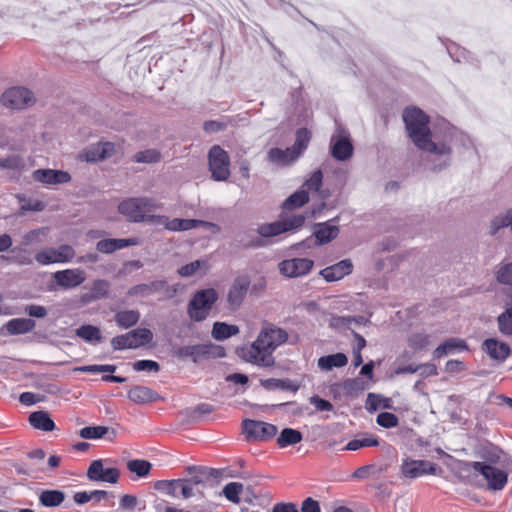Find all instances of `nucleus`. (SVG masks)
<instances>
[{"label":"nucleus","instance_id":"nucleus-1","mask_svg":"<svg viewBox=\"0 0 512 512\" xmlns=\"http://www.w3.org/2000/svg\"><path fill=\"white\" fill-rule=\"evenodd\" d=\"M403 120L414 144L419 149L439 157L440 163L434 169L446 167L450 161L451 148L445 143H435L431 140L429 117L421 109L410 107L404 110Z\"/></svg>","mask_w":512,"mask_h":512},{"label":"nucleus","instance_id":"nucleus-2","mask_svg":"<svg viewBox=\"0 0 512 512\" xmlns=\"http://www.w3.org/2000/svg\"><path fill=\"white\" fill-rule=\"evenodd\" d=\"M288 340L283 328L264 323L256 340L249 346L238 348V356L246 362L260 367H271L275 363L273 351Z\"/></svg>","mask_w":512,"mask_h":512},{"label":"nucleus","instance_id":"nucleus-3","mask_svg":"<svg viewBox=\"0 0 512 512\" xmlns=\"http://www.w3.org/2000/svg\"><path fill=\"white\" fill-rule=\"evenodd\" d=\"M219 295L214 288H206L196 291L187 304V315L193 322L206 320Z\"/></svg>","mask_w":512,"mask_h":512},{"label":"nucleus","instance_id":"nucleus-4","mask_svg":"<svg viewBox=\"0 0 512 512\" xmlns=\"http://www.w3.org/2000/svg\"><path fill=\"white\" fill-rule=\"evenodd\" d=\"M208 164L211 177L215 181H226L230 176V158L219 145H214L208 153Z\"/></svg>","mask_w":512,"mask_h":512},{"label":"nucleus","instance_id":"nucleus-5","mask_svg":"<svg viewBox=\"0 0 512 512\" xmlns=\"http://www.w3.org/2000/svg\"><path fill=\"white\" fill-rule=\"evenodd\" d=\"M472 467L486 480L489 490L501 491L506 486L508 474L504 470L485 462H473Z\"/></svg>","mask_w":512,"mask_h":512},{"label":"nucleus","instance_id":"nucleus-6","mask_svg":"<svg viewBox=\"0 0 512 512\" xmlns=\"http://www.w3.org/2000/svg\"><path fill=\"white\" fill-rule=\"evenodd\" d=\"M222 357L225 355L224 349L220 346L212 344H196L181 346L174 351V355L182 360L190 358L193 362H198L202 358H208L215 354Z\"/></svg>","mask_w":512,"mask_h":512},{"label":"nucleus","instance_id":"nucleus-7","mask_svg":"<svg viewBox=\"0 0 512 512\" xmlns=\"http://www.w3.org/2000/svg\"><path fill=\"white\" fill-rule=\"evenodd\" d=\"M75 257V250L71 245L63 244L58 247L43 249L35 255V260L41 265L54 263H68Z\"/></svg>","mask_w":512,"mask_h":512},{"label":"nucleus","instance_id":"nucleus-8","mask_svg":"<svg viewBox=\"0 0 512 512\" xmlns=\"http://www.w3.org/2000/svg\"><path fill=\"white\" fill-rule=\"evenodd\" d=\"M304 222V215H293L291 217H288L287 219L259 226L258 233L265 238L273 237L287 231L298 229L303 226Z\"/></svg>","mask_w":512,"mask_h":512},{"label":"nucleus","instance_id":"nucleus-9","mask_svg":"<svg viewBox=\"0 0 512 512\" xmlns=\"http://www.w3.org/2000/svg\"><path fill=\"white\" fill-rule=\"evenodd\" d=\"M2 104L11 109H24L35 103L33 93L25 87L7 89L1 97Z\"/></svg>","mask_w":512,"mask_h":512},{"label":"nucleus","instance_id":"nucleus-10","mask_svg":"<svg viewBox=\"0 0 512 512\" xmlns=\"http://www.w3.org/2000/svg\"><path fill=\"white\" fill-rule=\"evenodd\" d=\"M243 431L248 440L254 441H267L272 439L277 434V427L273 424L246 419L242 424Z\"/></svg>","mask_w":512,"mask_h":512},{"label":"nucleus","instance_id":"nucleus-11","mask_svg":"<svg viewBox=\"0 0 512 512\" xmlns=\"http://www.w3.org/2000/svg\"><path fill=\"white\" fill-rule=\"evenodd\" d=\"M331 154L338 161H345L352 156L353 145L348 131L344 128L338 127L331 137Z\"/></svg>","mask_w":512,"mask_h":512},{"label":"nucleus","instance_id":"nucleus-12","mask_svg":"<svg viewBox=\"0 0 512 512\" xmlns=\"http://www.w3.org/2000/svg\"><path fill=\"white\" fill-rule=\"evenodd\" d=\"M401 475L404 478L415 479L427 474L436 473V465L427 460L403 459L400 466Z\"/></svg>","mask_w":512,"mask_h":512},{"label":"nucleus","instance_id":"nucleus-13","mask_svg":"<svg viewBox=\"0 0 512 512\" xmlns=\"http://www.w3.org/2000/svg\"><path fill=\"white\" fill-rule=\"evenodd\" d=\"M314 263L307 258H292L279 263V271L289 278H296L306 275L312 269Z\"/></svg>","mask_w":512,"mask_h":512},{"label":"nucleus","instance_id":"nucleus-14","mask_svg":"<svg viewBox=\"0 0 512 512\" xmlns=\"http://www.w3.org/2000/svg\"><path fill=\"white\" fill-rule=\"evenodd\" d=\"M249 286L250 279L248 276H238L234 279L227 294V303L230 309L236 310L242 305Z\"/></svg>","mask_w":512,"mask_h":512},{"label":"nucleus","instance_id":"nucleus-15","mask_svg":"<svg viewBox=\"0 0 512 512\" xmlns=\"http://www.w3.org/2000/svg\"><path fill=\"white\" fill-rule=\"evenodd\" d=\"M189 483L185 482L184 479H173V480H160L155 483V489L161 491L171 497H179L181 495L184 499H188L194 495L191 492Z\"/></svg>","mask_w":512,"mask_h":512},{"label":"nucleus","instance_id":"nucleus-16","mask_svg":"<svg viewBox=\"0 0 512 512\" xmlns=\"http://www.w3.org/2000/svg\"><path fill=\"white\" fill-rule=\"evenodd\" d=\"M53 278L58 286L63 289H72L80 286L86 280L85 271L76 269H65L54 273Z\"/></svg>","mask_w":512,"mask_h":512},{"label":"nucleus","instance_id":"nucleus-17","mask_svg":"<svg viewBox=\"0 0 512 512\" xmlns=\"http://www.w3.org/2000/svg\"><path fill=\"white\" fill-rule=\"evenodd\" d=\"M115 153V145L111 142H98L80 154L86 162H98L110 158Z\"/></svg>","mask_w":512,"mask_h":512},{"label":"nucleus","instance_id":"nucleus-18","mask_svg":"<svg viewBox=\"0 0 512 512\" xmlns=\"http://www.w3.org/2000/svg\"><path fill=\"white\" fill-rule=\"evenodd\" d=\"M32 178L46 185L65 184L71 181V175L68 172L53 169H37L32 173Z\"/></svg>","mask_w":512,"mask_h":512},{"label":"nucleus","instance_id":"nucleus-19","mask_svg":"<svg viewBox=\"0 0 512 512\" xmlns=\"http://www.w3.org/2000/svg\"><path fill=\"white\" fill-rule=\"evenodd\" d=\"M170 287L166 280H154L150 283H141L129 288L127 294L129 296H138V297H149L156 293L160 292H168Z\"/></svg>","mask_w":512,"mask_h":512},{"label":"nucleus","instance_id":"nucleus-20","mask_svg":"<svg viewBox=\"0 0 512 512\" xmlns=\"http://www.w3.org/2000/svg\"><path fill=\"white\" fill-rule=\"evenodd\" d=\"M482 349L490 358L498 362H504L511 353L510 346L495 338H488L482 344Z\"/></svg>","mask_w":512,"mask_h":512},{"label":"nucleus","instance_id":"nucleus-21","mask_svg":"<svg viewBox=\"0 0 512 512\" xmlns=\"http://www.w3.org/2000/svg\"><path fill=\"white\" fill-rule=\"evenodd\" d=\"M353 264L351 260L344 259L338 263L328 266L320 271V275L328 282H334L342 279L352 272Z\"/></svg>","mask_w":512,"mask_h":512},{"label":"nucleus","instance_id":"nucleus-22","mask_svg":"<svg viewBox=\"0 0 512 512\" xmlns=\"http://www.w3.org/2000/svg\"><path fill=\"white\" fill-rule=\"evenodd\" d=\"M139 243L137 238H127V239H103L97 242L96 249L97 251L104 254H111L117 250L126 248L128 246H135Z\"/></svg>","mask_w":512,"mask_h":512},{"label":"nucleus","instance_id":"nucleus-23","mask_svg":"<svg viewBox=\"0 0 512 512\" xmlns=\"http://www.w3.org/2000/svg\"><path fill=\"white\" fill-rule=\"evenodd\" d=\"M118 211L132 222L144 221L143 213L137 197L128 198L122 201L118 206Z\"/></svg>","mask_w":512,"mask_h":512},{"label":"nucleus","instance_id":"nucleus-24","mask_svg":"<svg viewBox=\"0 0 512 512\" xmlns=\"http://www.w3.org/2000/svg\"><path fill=\"white\" fill-rule=\"evenodd\" d=\"M127 397L136 404H145L156 401L159 396L146 386L136 385L128 391Z\"/></svg>","mask_w":512,"mask_h":512},{"label":"nucleus","instance_id":"nucleus-25","mask_svg":"<svg viewBox=\"0 0 512 512\" xmlns=\"http://www.w3.org/2000/svg\"><path fill=\"white\" fill-rule=\"evenodd\" d=\"M36 322L31 318H13L5 324V328L10 335L26 334L33 331Z\"/></svg>","mask_w":512,"mask_h":512},{"label":"nucleus","instance_id":"nucleus-26","mask_svg":"<svg viewBox=\"0 0 512 512\" xmlns=\"http://www.w3.org/2000/svg\"><path fill=\"white\" fill-rule=\"evenodd\" d=\"M109 289L110 283L107 280H95L92 283L89 292L82 295V301L85 303H89L104 298L108 295Z\"/></svg>","mask_w":512,"mask_h":512},{"label":"nucleus","instance_id":"nucleus-27","mask_svg":"<svg viewBox=\"0 0 512 512\" xmlns=\"http://www.w3.org/2000/svg\"><path fill=\"white\" fill-rule=\"evenodd\" d=\"M268 160L278 166H285L293 161H295L298 157L292 151L290 147L282 150L280 148H271L267 154Z\"/></svg>","mask_w":512,"mask_h":512},{"label":"nucleus","instance_id":"nucleus-28","mask_svg":"<svg viewBox=\"0 0 512 512\" xmlns=\"http://www.w3.org/2000/svg\"><path fill=\"white\" fill-rule=\"evenodd\" d=\"M455 350H468L466 341L459 338H449L434 350L433 355L435 358H441Z\"/></svg>","mask_w":512,"mask_h":512},{"label":"nucleus","instance_id":"nucleus-29","mask_svg":"<svg viewBox=\"0 0 512 512\" xmlns=\"http://www.w3.org/2000/svg\"><path fill=\"white\" fill-rule=\"evenodd\" d=\"M339 234V228L329 223H318L314 235L318 244H326L334 240Z\"/></svg>","mask_w":512,"mask_h":512},{"label":"nucleus","instance_id":"nucleus-30","mask_svg":"<svg viewBox=\"0 0 512 512\" xmlns=\"http://www.w3.org/2000/svg\"><path fill=\"white\" fill-rule=\"evenodd\" d=\"M29 423L32 427L42 431H52L55 428V423L47 412L36 411L30 414Z\"/></svg>","mask_w":512,"mask_h":512},{"label":"nucleus","instance_id":"nucleus-31","mask_svg":"<svg viewBox=\"0 0 512 512\" xmlns=\"http://www.w3.org/2000/svg\"><path fill=\"white\" fill-rule=\"evenodd\" d=\"M239 327L225 322H215L211 331L215 340L222 341L239 333Z\"/></svg>","mask_w":512,"mask_h":512},{"label":"nucleus","instance_id":"nucleus-32","mask_svg":"<svg viewBox=\"0 0 512 512\" xmlns=\"http://www.w3.org/2000/svg\"><path fill=\"white\" fill-rule=\"evenodd\" d=\"M348 363V358L344 353H336L320 357L318 359V367L321 370L329 371L335 367H344Z\"/></svg>","mask_w":512,"mask_h":512},{"label":"nucleus","instance_id":"nucleus-33","mask_svg":"<svg viewBox=\"0 0 512 512\" xmlns=\"http://www.w3.org/2000/svg\"><path fill=\"white\" fill-rule=\"evenodd\" d=\"M2 260L17 264V265H30L32 264L31 253L28 249L22 247H14L10 251L9 256H0Z\"/></svg>","mask_w":512,"mask_h":512},{"label":"nucleus","instance_id":"nucleus-34","mask_svg":"<svg viewBox=\"0 0 512 512\" xmlns=\"http://www.w3.org/2000/svg\"><path fill=\"white\" fill-rule=\"evenodd\" d=\"M64 500L65 494L60 490H43L39 495V502L44 507H57Z\"/></svg>","mask_w":512,"mask_h":512},{"label":"nucleus","instance_id":"nucleus-35","mask_svg":"<svg viewBox=\"0 0 512 512\" xmlns=\"http://www.w3.org/2000/svg\"><path fill=\"white\" fill-rule=\"evenodd\" d=\"M309 201V194L305 189H299L290 195L282 204L284 210H293L302 207Z\"/></svg>","mask_w":512,"mask_h":512},{"label":"nucleus","instance_id":"nucleus-36","mask_svg":"<svg viewBox=\"0 0 512 512\" xmlns=\"http://www.w3.org/2000/svg\"><path fill=\"white\" fill-rule=\"evenodd\" d=\"M140 319V313L138 310H123L119 311L115 315L116 323L125 329H128L138 323Z\"/></svg>","mask_w":512,"mask_h":512},{"label":"nucleus","instance_id":"nucleus-37","mask_svg":"<svg viewBox=\"0 0 512 512\" xmlns=\"http://www.w3.org/2000/svg\"><path fill=\"white\" fill-rule=\"evenodd\" d=\"M302 438L303 436L300 431L292 428H284L277 438V444L279 447L284 448L301 442Z\"/></svg>","mask_w":512,"mask_h":512},{"label":"nucleus","instance_id":"nucleus-38","mask_svg":"<svg viewBox=\"0 0 512 512\" xmlns=\"http://www.w3.org/2000/svg\"><path fill=\"white\" fill-rule=\"evenodd\" d=\"M501 228H510L512 231V209L493 218L490 223L489 233L495 235Z\"/></svg>","mask_w":512,"mask_h":512},{"label":"nucleus","instance_id":"nucleus-39","mask_svg":"<svg viewBox=\"0 0 512 512\" xmlns=\"http://www.w3.org/2000/svg\"><path fill=\"white\" fill-rule=\"evenodd\" d=\"M131 343L135 344V349L150 343L153 339V333L147 328H137L128 332Z\"/></svg>","mask_w":512,"mask_h":512},{"label":"nucleus","instance_id":"nucleus-40","mask_svg":"<svg viewBox=\"0 0 512 512\" xmlns=\"http://www.w3.org/2000/svg\"><path fill=\"white\" fill-rule=\"evenodd\" d=\"M261 384L264 388L269 389V390L282 389V390H290V391L295 392L299 389V385L289 379L270 378V379L262 380Z\"/></svg>","mask_w":512,"mask_h":512},{"label":"nucleus","instance_id":"nucleus-41","mask_svg":"<svg viewBox=\"0 0 512 512\" xmlns=\"http://www.w3.org/2000/svg\"><path fill=\"white\" fill-rule=\"evenodd\" d=\"M311 139V133L306 128H301L296 132L294 144L290 147L297 157H299L308 147Z\"/></svg>","mask_w":512,"mask_h":512},{"label":"nucleus","instance_id":"nucleus-42","mask_svg":"<svg viewBox=\"0 0 512 512\" xmlns=\"http://www.w3.org/2000/svg\"><path fill=\"white\" fill-rule=\"evenodd\" d=\"M498 329L505 336H512V303L507 304L505 311L497 318Z\"/></svg>","mask_w":512,"mask_h":512},{"label":"nucleus","instance_id":"nucleus-43","mask_svg":"<svg viewBox=\"0 0 512 512\" xmlns=\"http://www.w3.org/2000/svg\"><path fill=\"white\" fill-rule=\"evenodd\" d=\"M76 335L87 342H100L102 340L101 331L93 325H82L76 330Z\"/></svg>","mask_w":512,"mask_h":512},{"label":"nucleus","instance_id":"nucleus-44","mask_svg":"<svg viewBox=\"0 0 512 512\" xmlns=\"http://www.w3.org/2000/svg\"><path fill=\"white\" fill-rule=\"evenodd\" d=\"M378 445L379 441L376 437L363 436L361 438H355L353 440H350L344 449L348 451H356L364 447H373Z\"/></svg>","mask_w":512,"mask_h":512},{"label":"nucleus","instance_id":"nucleus-45","mask_svg":"<svg viewBox=\"0 0 512 512\" xmlns=\"http://www.w3.org/2000/svg\"><path fill=\"white\" fill-rule=\"evenodd\" d=\"M151 463L147 460L133 459L127 462V469L138 477H145L151 470Z\"/></svg>","mask_w":512,"mask_h":512},{"label":"nucleus","instance_id":"nucleus-46","mask_svg":"<svg viewBox=\"0 0 512 512\" xmlns=\"http://www.w3.org/2000/svg\"><path fill=\"white\" fill-rule=\"evenodd\" d=\"M391 407V399L373 393L368 394L366 408L369 411H375L379 408L390 409Z\"/></svg>","mask_w":512,"mask_h":512},{"label":"nucleus","instance_id":"nucleus-47","mask_svg":"<svg viewBox=\"0 0 512 512\" xmlns=\"http://www.w3.org/2000/svg\"><path fill=\"white\" fill-rule=\"evenodd\" d=\"M24 166V160L19 155L12 154L5 158H0V169L21 171Z\"/></svg>","mask_w":512,"mask_h":512},{"label":"nucleus","instance_id":"nucleus-48","mask_svg":"<svg viewBox=\"0 0 512 512\" xmlns=\"http://www.w3.org/2000/svg\"><path fill=\"white\" fill-rule=\"evenodd\" d=\"M407 343L411 349L419 351L429 345L430 337L428 334L422 332L413 333L408 337Z\"/></svg>","mask_w":512,"mask_h":512},{"label":"nucleus","instance_id":"nucleus-49","mask_svg":"<svg viewBox=\"0 0 512 512\" xmlns=\"http://www.w3.org/2000/svg\"><path fill=\"white\" fill-rule=\"evenodd\" d=\"M208 263L205 260H195L179 268L178 274L181 277H191L195 275L200 269H207Z\"/></svg>","mask_w":512,"mask_h":512},{"label":"nucleus","instance_id":"nucleus-50","mask_svg":"<svg viewBox=\"0 0 512 512\" xmlns=\"http://www.w3.org/2000/svg\"><path fill=\"white\" fill-rule=\"evenodd\" d=\"M243 491V484L239 482H231L224 486L223 494L224 496L233 503L240 502V494Z\"/></svg>","mask_w":512,"mask_h":512},{"label":"nucleus","instance_id":"nucleus-51","mask_svg":"<svg viewBox=\"0 0 512 512\" xmlns=\"http://www.w3.org/2000/svg\"><path fill=\"white\" fill-rule=\"evenodd\" d=\"M109 428L105 426H87L80 430V437L84 439H99L108 434Z\"/></svg>","mask_w":512,"mask_h":512},{"label":"nucleus","instance_id":"nucleus-52","mask_svg":"<svg viewBox=\"0 0 512 512\" xmlns=\"http://www.w3.org/2000/svg\"><path fill=\"white\" fill-rule=\"evenodd\" d=\"M179 225V231H188L198 227H209L215 231L219 230V227L216 224L197 219H181V223Z\"/></svg>","mask_w":512,"mask_h":512},{"label":"nucleus","instance_id":"nucleus-53","mask_svg":"<svg viewBox=\"0 0 512 512\" xmlns=\"http://www.w3.org/2000/svg\"><path fill=\"white\" fill-rule=\"evenodd\" d=\"M323 181V173L320 169L314 171L309 179L302 185L301 189H305L307 193L318 192Z\"/></svg>","mask_w":512,"mask_h":512},{"label":"nucleus","instance_id":"nucleus-54","mask_svg":"<svg viewBox=\"0 0 512 512\" xmlns=\"http://www.w3.org/2000/svg\"><path fill=\"white\" fill-rule=\"evenodd\" d=\"M161 154L156 149H147L135 154L134 160L137 163H156L160 160Z\"/></svg>","mask_w":512,"mask_h":512},{"label":"nucleus","instance_id":"nucleus-55","mask_svg":"<svg viewBox=\"0 0 512 512\" xmlns=\"http://www.w3.org/2000/svg\"><path fill=\"white\" fill-rule=\"evenodd\" d=\"M138 203L140 204L144 221H150L155 223V219H151L152 216H147V213L153 212L159 208V205L151 198L148 197H137Z\"/></svg>","mask_w":512,"mask_h":512},{"label":"nucleus","instance_id":"nucleus-56","mask_svg":"<svg viewBox=\"0 0 512 512\" xmlns=\"http://www.w3.org/2000/svg\"><path fill=\"white\" fill-rule=\"evenodd\" d=\"M376 423L383 428H394L398 425V417L391 412H381L377 415Z\"/></svg>","mask_w":512,"mask_h":512},{"label":"nucleus","instance_id":"nucleus-57","mask_svg":"<svg viewBox=\"0 0 512 512\" xmlns=\"http://www.w3.org/2000/svg\"><path fill=\"white\" fill-rule=\"evenodd\" d=\"M117 367L112 364H102V365H86L77 367L75 371L86 372V373H114Z\"/></svg>","mask_w":512,"mask_h":512},{"label":"nucleus","instance_id":"nucleus-58","mask_svg":"<svg viewBox=\"0 0 512 512\" xmlns=\"http://www.w3.org/2000/svg\"><path fill=\"white\" fill-rule=\"evenodd\" d=\"M104 471L102 460H94L87 471V477L92 481L101 482Z\"/></svg>","mask_w":512,"mask_h":512},{"label":"nucleus","instance_id":"nucleus-59","mask_svg":"<svg viewBox=\"0 0 512 512\" xmlns=\"http://www.w3.org/2000/svg\"><path fill=\"white\" fill-rule=\"evenodd\" d=\"M132 367L135 371H147V372H158L160 370V365L154 360H138L132 364Z\"/></svg>","mask_w":512,"mask_h":512},{"label":"nucleus","instance_id":"nucleus-60","mask_svg":"<svg viewBox=\"0 0 512 512\" xmlns=\"http://www.w3.org/2000/svg\"><path fill=\"white\" fill-rule=\"evenodd\" d=\"M111 345L114 350L135 349V344L130 342L128 333L113 337Z\"/></svg>","mask_w":512,"mask_h":512},{"label":"nucleus","instance_id":"nucleus-61","mask_svg":"<svg viewBox=\"0 0 512 512\" xmlns=\"http://www.w3.org/2000/svg\"><path fill=\"white\" fill-rule=\"evenodd\" d=\"M151 219H155V223L164 225L165 229L169 231H179L181 219L180 218H174L172 220H169L165 216H154L152 215Z\"/></svg>","mask_w":512,"mask_h":512},{"label":"nucleus","instance_id":"nucleus-62","mask_svg":"<svg viewBox=\"0 0 512 512\" xmlns=\"http://www.w3.org/2000/svg\"><path fill=\"white\" fill-rule=\"evenodd\" d=\"M497 279L500 283L512 286V263H509L498 270Z\"/></svg>","mask_w":512,"mask_h":512},{"label":"nucleus","instance_id":"nucleus-63","mask_svg":"<svg viewBox=\"0 0 512 512\" xmlns=\"http://www.w3.org/2000/svg\"><path fill=\"white\" fill-rule=\"evenodd\" d=\"M25 313L30 317L44 318L47 316V309L44 306L32 304L25 307Z\"/></svg>","mask_w":512,"mask_h":512},{"label":"nucleus","instance_id":"nucleus-64","mask_svg":"<svg viewBox=\"0 0 512 512\" xmlns=\"http://www.w3.org/2000/svg\"><path fill=\"white\" fill-rule=\"evenodd\" d=\"M301 512H321L319 502L311 497L306 498L302 502Z\"/></svg>","mask_w":512,"mask_h":512}]
</instances>
